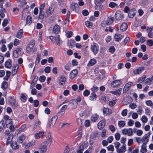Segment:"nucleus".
<instances>
[{
  "label": "nucleus",
  "mask_w": 153,
  "mask_h": 153,
  "mask_svg": "<svg viewBox=\"0 0 153 153\" xmlns=\"http://www.w3.org/2000/svg\"><path fill=\"white\" fill-rule=\"evenodd\" d=\"M47 141H44L40 145L39 147L41 153H45L47 151L48 147L47 146Z\"/></svg>",
  "instance_id": "nucleus-1"
},
{
  "label": "nucleus",
  "mask_w": 153,
  "mask_h": 153,
  "mask_svg": "<svg viewBox=\"0 0 153 153\" xmlns=\"http://www.w3.org/2000/svg\"><path fill=\"white\" fill-rule=\"evenodd\" d=\"M122 133L124 135L127 134L128 136H131L133 135V130L131 128H124L122 130Z\"/></svg>",
  "instance_id": "nucleus-2"
},
{
  "label": "nucleus",
  "mask_w": 153,
  "mask_h": 153,
  "mask_svg": "<svg viewBox=\"0 0 153 153\" xmlns=\"http://www.w3.org/2000/svg\"><path fill=\"white\" fill-rule=\"evenodd\" d=\"M57 119V117L56 116H54L51 118L49 122V127L51 128L53 126Z\"/></svg>",
  "instance_id": "nucleus-3"
},
{
  "label": "nucleus",
  "mask_w": 153,
  "mask_h": 153,
  "mask_svg": "<svg viewBox=\"0 0 153 153\" xmlns=\"http://www.w3.org/2000/svg\"><path fill=\"white\" fill-rule=\"evenodd\" d=\"M91 49L94 55H96L99 51V47L95 43L93 44V45H91Z\"/></svg>",
  "instance_id": "nucleus-4"
},
{
  "label": "nucleus",
  "mask_w": 153,
  "mask_h": 153,
  "mask_svg": "<svg viewBox=\"0 0 153 153\" xmlns=\"http://www.w3.org/2000/svg\"><path fill=\"white\" fill-rule=\"evenodd\" d=\"M70 7L71 9L73 11L76 12H78L79 6L78 4L72 3L70 4Z\"/></svg>",
  "instance_id": "nucleus-5"
},
{
  "label": "nucleus",
  "mask_w": 153,
  "mask_h": 153,
  "mask_svg": "<svg viewBox=\"0 0 153 153\" xmlns=\"http://www.w3.org/2000/svg\"><path fill=\"white\" fill-rule=\"evenodd\" d=\"M145 70L144 67H139L137 69L133 71V73L135 75H137L141 73Z\"/></svg>",
  "instance_id": "nucleus-6"
},
{
  "label": "nucleus",
  "mask_w": 153,
  "mask_h": 153,
  "mask_svg": "<svg viewBox=\"0 0 153 153\" xmlns=\"http://www.w3.org/2000/svg\"><path fill=\"white\" fill-rule=\"evenodd\" d=\"M78 70L76 69H74L70 73L69 77L71 79H74L78 74Z\"/></svg>",
  "instance_id": "nucleus-7"
},
{
  "label": "nucleus",
  "mask_w": 153,
  "mask_h": 153,
  "mask_svg": "<svg viewBox=\"0 0 153 153\" xmlns=\"http://www.w3.org/2000/svg\"><path fill=\"white\" fill-rule=\"evenodd\" d=\"M115 17L116 19L120 20L124 17L121 11L117 10L115 13Z\"/></svg>",
  "instance_id": "nucleus-8"
},
{
  "label": "nucleus",
  "mask_w": 153,
  "mask_h": 153,
  "mask_svg": "<svg viewBox=\"0 0 153 153\" xmlns=\"http://www.w3.org/2000/svg\"><path fill=\"white\" fill-rule=\"evenodd\" d=\"M77 104L76 101L73 99L71 100L69 102V105L73 109H76L77 107Z\"/></svg>",
  "instance_id": "nucleus-9"
},
{
  "label": "nucleus",
  "mask_w": 153,
  "mask_h": 153,
  "mask_svg": "<svg viewBox=\"0 0 153 153\" xmlns=\"http://www.w3.org/2000/svg\"><path fill=\"white\" fill-rule=\"evenodd\" d=\"M121 83L120 80H117L113 81L111 83V86L113 88L118 87Z\"/></svg>",
  "instance_id": "nucleus-10"
},
{
  "label": "nucleus",
  "mask_w": 153,
  "mask_h": 153,
  "mask_svg": "<svg viewBox=\"0 0 153 153\" xmlns=\"http://www.w3.org/2000/svg\"><path fill=\"white\" fill-rule=\"evenodd\" d=\"M112 112L111 110L109 108H104L103 109V113L105 115H109L111 114Z\"/></svg>",
  "instance_id": "nucleus-11"
},
{
  "label": "nucleus",
  "mask_w": 153,
  "mask_h": 153,
  "mask_svg": "<svg viewBox=\"0 0 153 153\" xmlns=\"http://www.w3.org/2000/svg\"><path fill=\"white\" fill-rule=\"evenodd\" d=\"M124 35H122L119 33H116L115 34L114 38L115 41H119L121 40L124 37Z\"/></svg>",
  "instance_id": "nucleus-12"
},
{
  "label": "nucleus",
  "mask_w": 153,
  "mask_h": 153,
  "mask_svg": "<svg viewBox=\"0 0 153 153\" xmlns=\"http://www.w3.org/2000/svg\"><path fill=\"white\" fill-rule=\"evenodd\" d=\"M149 136L147 135H145L142 138V142L143 143L142 145H146V144L149 140Z\"/></svg>",
  "instance_id": "nucleus-13"
},
{
  "label": "nucleus",
  "mask_w": 153,
  "mask_h": 153,
  "mask_svg": "<svg viewBox=\"0 0 153 153\" xmlns=\"http://www.w3.org/2000/svg\"><path fill=\"white\" fill-rule=\"evenodd\" d=\"M126 151V145L123 144L120 148L117 150V153H123L125 152Z\"/></svg>",
  "instance_id": "nucleus-14"
},
{
  "label": "nucleus",
  "mask_w": 153,
  "mask_h": 153,
  "mask_svg": "<svg viewBox=\"0 0 153 153\" xmlns=\"http://www.w3.org/2000/svg\"><path fill=\"white\" fill-rule=\"evenodd\" d=\"M11 146L14 149H17L19 148V146L15 141H13L11 144Z\"/></svg>",
  "instance_id": "nucleus-15"
},
{
  "label": "nucleus",
  "mask_w": 153,
  "mask_h": 153,
  "mask_svg": "<svg viewBox=\"0 0 153 153\" xmlns=\"http://www.w3.org/2000/svg\"><path fill=\"white\" fill-rule=\"evenodd\" d=\"M66 79L65 76H61L59 80V84L62 86H63L65 84Z\"/></svg>",
  "instance_id": "nucleus-16"
},
{
  "label": "nucleus",
  "mask_w": 153,
  "mask_h": 153,
  "mask_svg": "<svg viewBox=\"0 0 153 153\" xmlns=\"http://www.w3.org/2000/svg\"><path fill=\"white\" fill-rule=\"evenodd\" d=\"M44 134V132L41 131L39 133L35 134L34 136L36 139H39L40 138H42L43 137Z\"/></svg>",
  "instance_id": "nucleus-17"
},
{
  "label": "nucleus",
  "mask_w": 153,
  "mask_h": 153,
  "mask_svg": "<svg viewBox=\"0 0 153 153\" xmlns=\"http://www.w3.org/2000/svg\"><path fill=\"white\" fill-rule=\"evenodd\" d=\"M105 120H102L100 121L98 124V127L100 129H102L105 126Z\"/></svg>",
  "instance_id": "nucleus-18"
},
{
  "label": "nucleus",
  "mask_w": 153,
  "mask_h": 153,
  "mask_svg": "<svg viewBox=\"0 0 153 153\" xmlns=\"http://www.w3.org/2000/svg\"><path fill=\"white\" fill-rule=\"evenodd\" d=\"M12 61L10 59H8L5 63V66L7 68H10L12 67Z\"/></svg>",
  "instance_id": "nucleus-19"
},
{
  "label": "nucleus",
  "mask_w": 153,
  "mask_h": 153,
  "mask_svg": "<svg viewBox=\"0 0 153 153\" xmlns=\"http://www.w3.org/2000/svg\"><path fill=\"white\" fill-rule=\"evenodd\" d=\"M60 27L57 25H55L53 27V31L55 34H58L59 32Z\"/></svg>",
  "instance_id": "nucleus-20"
},
{
  "label": "nucleus",
  "mask_w": 153,
  "mask_h": 153,
  "mask_svg": "<svg viewBox=\"0 0 153 153\" xmlns=\"http://www.w3.org/2000/svg\"><path fill=\"white\" fill-rule=\"evenodd\" d=\"M99 117V116L97 114H94L91 116V121L93 122H96L97 121Z\"/></svg>",
  "instance_id": "nucleus-21"
},
{
  "label": "nucleus",
  "mask_w": 153,
  "mask_h": 153,
  "mask_svg": "<svg viewBox=\"0 0 153 153\" xmlns=\"http://www.w3.org/2000/svg\"><path fill=\"white\" fill-rule=\"evenodd\" d=\"M122 90V88H120L116 91H110V92L113 94L119 96L121 94Z\"/></svg>",
  "instance_id": "nucleus-22"
},
{
  "label": "nucleus",
  "mask_w": 153,
  "mask_h": 153,
  "mask_svg": "<svg viewBox=\"0 0 153 153\" xmlns=\"http://www.w3.org/2000/svg\"><path fill=\"white\" fill-rule=\"evenodd\" d=\"M26 25H30L32 22V18L31 16H28L26 19Z\"/></svg>",
  "instance_id": "nucleus-23"
},
{
  "label": "nucleus",
  "mask_w": 153,
  "mask_h": 153,
  "mask_svg": "<svg viewBox=\"0 0 153 153\" xmlns=\"http://www.w3.org/2000/svg\"><path fill=\"white\" fill-rule=\"evenodd\" d=\"M140 153H146L147 152L146 145H142L141 146Z\"/></svg>",
  "instance_id": "nucleus-24"
},
{
  "label": "nucleus",
  "mask_w": 153,
  "mask_h": 153,
  "mask_svg": "<svg viewBox=\"0 0 153 153\" xmlns=\"http://www.w3.org/2000/svg\"><path fill=\"white\" fill-rule=\"evenodd\" d=\"M26 137L25 135L22 134L19 136L17 140L19 143H22L23 141L25 140Z\"/></svg>",
  "instance_id": "nucleus-25"
},
{
  "label": "nucleus",
  "mask_w": 153,
  "mask_h": 153,
  "mask_svg": "<svg viewBox=\"0 0 153 153\" xmlns=\"http://www.w3.org/2000/svg\"><path fill=\"white\" fill-rule=\"evenodd\" d=\"M136 10L135 9L133 8L131 10L129 11L128 16L130 18H132L134 17L135 15V11Z\"/></svg>",
  "instance_id": "nucleus-26"
},
{
  "label": "nucleus",
  "mask_w": 153,
  "mask_h": 153,
  "mask_svg": "<svg viewBox=\"0 0 153 153\" xmlns=\"http://www.w3.org/2000/svg\"><path fill=\"white\" fill-rule=\"evenodd\" d=\"M35 143V141L34 140H33L25 145V148L26 149H28L30 147L34 146Z\"/></svg>",
  "instance_id": "nucleus-27"
},
{
  "label": "nucleus",
  "mask_w": 153,
  "mask_h": 153,
  "mask_svg": "<svg viewBox=\"0 0 153 153\" xmlns=\"http://www.w3.org/2000/svg\"><path fill=\"white\" fill-rule=\"evenodd\" d=\"M128 27L127 24L126 22L123 23L120 26V30L122 31H125Z\"/></svg>",
  "instance_id": "nucleus-28"
},
{
  "label": "nucleus",
  "mask_w": 153,
  "mask_h": 153,
  "mask_svg": "<svg viewBox=\"0 0 153 153\" xmlns=\"http://www.w3.org/2000/svg\"><path fill=\"white\" fill-rule=\"evenodd\" d=\"M99 136V133L97 131H95L93 132L91 135V138L94 140H95L97 137Z\"/></svg>",
  "instance_id": "nucleus-29"
},
{
  "label": "nucleus",
  "mask_w": 153,
  "mask_h": 153,
  "mask_svg": "<svg viewBox=\"0 0 153 153\" xmlns=\"http://www.w3.org/2000/svg\"><path fill=\"white\" fill-rule=\"evenodd\" d=\"M97 62L96 59H92L90 60L88 64V66H91L95 65Z\"/></svg>",
  "instance_id": "nucleus-30"
},
{
  "label": "nucleus",
  "mask_w": 153,
  "mask_h": 153,
  "mask_svg": "<svg viewBox=\"0 0 153 153\" xmlns=\"http://www.w3.org/2000/svg\"><path fill=\"white\" fill-rule=\"evenodd\" d=\"M27 95L25 94L22 93L20 95V99L21 100L25 102L27 99Z\"/></svg>",
  "instance_id": "nucleus-31"
},
{
  "label": "nucleus",
  "mask_w": 153,
  "mask_h": 153,
  "mask_svg": "<svg viewBox=\"0 0 153 153\" xmlns=\"http://www.w3.org/2000/svg\"><path fill=\"white\" fill-rule=\"evenodd\" d=\"M18 67L17 66H14L12 68V74L13 75H14L17 72Z\"/></svg>",
  "instance_id": "nucleus-32"
},
{
  "label": "nucleus",
  "mask_w": 153,
  "mask_h": 153,
  "mask_svg": "<svg viewBox=\"0 0 153 153\" xmlns=\"http://www.w3.org/2000/svg\"><path fill=\"white\" fill-rule=\"evenodd\" d=\"M55 40L57 42V44L58 45H59L62 44V41L60 40L59 35H57L55 37Z\"/></svg>",
  "instance_id": "nucleus-33"
},
{
  "label": "nucleus",
  "mask_w": 153,
  "mask_h": 153,
  "mask_svg": "<svg viewBox=\"0 0 153 153\" xmlns=\"http://www.w3.org/2000/svg\"><path fill=\"white\" fill-rule=\"evenodd\" d=\"M23 30L22 29H21L19 30L16 34V37L19 38H21L22 35L23 33Z\"/></svg>",
  "instance_id": "nucleus-34"
},
{
  "label": "nucleus",
  "mask_w": 153,
  "mask_h": 153,
  "mask_svg": "<svg viewBox=\"0 0 153 153\" xmlns=\"http://www.w3.org/2000/svg\"><path fill=\"white\" fill-rule=\"evenodd\" d=\"M41 122L39 120H37L35 121L34 125L33 126V129H35L37 127L41 125Z\"/></svg>",
  "instance_id": "nucleus-35"
},
{
  "label": "nucleus",
  "mask_w": 153,
  "mask_h": 153,
  "mask_svg": "<svg viewBox=\"0 0 153 153\" xmlns=\"http://www.w3.org/2000/svg\"><path fill=\"white\" fill-rule=\"evenodd\" d=\"M97 97V96L96 94L94 92H92L90 96L89 99L90 100L92 101L95 100Z\"/></svg>",
  "instance_id": "nucleus-36"
},
{
  "label": "nucleus",
  "mask_w": 153,
  "mask_h": 153,
  "mask_svg": "<svg viewBox=\"0 0 153 153\" xmlns=\"http://www.w3.org/2000/svg\"><path fill=\"white\" fill-rule=\"evenodd\" d=\"M114 18L113 17L108 18L106 22L107 25H110L114 21Z\"/></svg>",
  "instance_id": "nucleus-37"
},
{
  "label": "nucleus",
  "mask_w": 153,
  "mask_h": 153,
  "mask_svg": "<svg viewBox=\"0 0 153 153\" xmlns=\"http://www.w3.org/2000/svg\"><path fill=\"white\" fill-rule=\"evenodd\" d=\"M53 7L52 6L50 7L47 10V12L49 15H52L53 11Z\"/></svg>",
  "instance_id": "nucleus-38"
},
{
  "label": "nucleus",
  "mask_w": 153,
  "mask_h": 153,
  "mask_svg": "<svg viewBox=\"0 0 153 153\" xmlns=\"http://www.w3.org/2000/svg\"><path fill=\"white\" fill-rule=\"evenodd\" d=\"M33 48V47L28 45L26 48L27 53H29L31 52L32 51Z\"/></svg>",
  "instance_id": "nucleus-39"
},
{
  "label": "nucleus",
  "mask_w": 153,
  "mask_h": 153,
  "mask_svg": "<svg viewBox=\"0 0 153 153\" xmlns=\"http://www.w3.org/2000/svg\"><path fill=\"white\" fill-rule=\"evenodd\" d=\"M126 123L124 121H120L118 122V125L120 127H123L125 125Z\"/></svg>",
  "instance_id": "nucleus-40"
},
{
  "label": "nucleus",
  "mask_w": 153,
  "mask_h": 153,
  "mask_svg": "<svg viewBox=\"0 0 153 153\" xmlns=\"http://www.w3.org/2000/svg\"><path fill=\"white\" fill-rule=\"evenodd\" d=\"M134 140L135 142H137L139 145L142 142V140L140 137H135L134 138Z\"/></svg>",
  "instance_id": "nucleus-41"
},
{
  "label": "nucleus",
  "mask_w": 153,
  "mask_h": 153,
  "mask_svg": "<svg viewBox=\"0 0 153 153\" xmlns=\"http://www.w3.org/2000/svg\"><path fill=\"white\" fill-rule=\"evenodd\" d=\"M9 101L11 105L13 106L14 105L15 103V100L14 98H10L9 100Z\"/></svg>",
  "instance_id": "nucleus-42"
},
{
  "label": "nucleus",
  "mask_w": 153,
  "mask_h": 153,
  "mask_svg": "<svg viewBox=\"0 0 153 153\" xmlns=\"http://www.w3.org/2000/svg\"><path fill=\"white\" fill-rule=\"evenodd\" d=\"M109 6L110 7L113 8L117 6L118 7L117 5L115 3L111 2L110 3Z\"/></svg>",
  "instance_id": "nucleus-43"
},
{
  "label": "nucleus",
  "mask_w": 153,
  "mask_h": 153,
  "mask_svg": "<svg viewBox=\"0 0 153 153\" xmlns=\"http://www.w3.org/2000/svg\"><path fill=\"white\" fill-rule=\"evenodd\" d=\"M146 104L148 106L152 107L153 105V103L151 100H148L146 101Z\"/></svg>",
  "instance_id": "nucleus-44"
},
{
  "label": "nucleus",
  "mask_w": 153,
  "mask_h": 153,
  "mask_svg": "<svg viewBox=\"0 0 153 153\" xmlns=\"http://www.w3.org/2000/svg\"><path fill=\"white\" fill-rule=\"evenodd\" d=\"M45 12H39V18L41 19H43L45 17Z\"/></svg>",
  "instance_id": "nucleus-45"
},
{
  "label": "nucleus",
  "mask_w": 153,
  "mask_h": 153,
  "mask_svg": "<svg viewBox=\"0 0 153 153\" xmlns=\"http://www.w3.org/2000/svg\"><path fill=\"white\" fill-rule=\"evenodd\" d=\"M130 86L127 83L126 84L124 88L123 89V92L126 93L127 91H128V89L130 87Z\"/></svg>",
  "instance_id": "nucleus-46"
},
{
  "label": "nucleus",
  "mask_w": 153,
  "mask_h": 153,
  "mask_svg": "<svg viewBox=\"0 0 153 153\" xmlns=\"http://www.w3.org/2000/svg\"><path fill=\"white\" fill-rule=\"evenodd\" d=\"M17 2L18 3L21 4V6L23 7V5H26V2L25 0H17Z\"/></svg>",
  "instance_id": "nucleus-47"
},
{
  "label": "nucleus",
  "mask_w": 153,
  "mask_h": 153,
  "mask_svg": "<svg viewBox=\"0 0 153 153\" xmlns=\"http://www.w3.org/2000/svg\"><path fill=\"white\" fill-rule=\"evenodd\" d=\"M114 146L116 149V151L119 149V147L120 146V143L118 142H116L114 143Z\"/></svg>",
  "instance_id": "nucleus-48"
},
{
  "label": "nucleus",
  "mask_w": 153,
  "mask_h": 153,
  "mask_svg": "<svg viewBox=\"0 0 153 153\" xmlns=\"http://www.w3.org/2000/svg\"><path fill=\"white\" fill-rule=\"evenodd\" d=\"M75 41L72 39H71L68 42V45L69 47L72 48L73 45L74 44Z\"/></svg>",
  "instance_id": "nucleus-49"
},
{
  "label": "nucleus",
  "mask_w": 153,
  "mask_h": 153,
  "mask_svg": "<svg viewBox=\"0 0 153 153\" xmlns=\"http://www.w3.org/2000/svg\"><path fill=\"white\" fill-rule=\"evenodd\" d=\"M85 24L86 26L88 28L91 27L93 25L92 23L89 21H87L86 22H85Z\"/></svg>",
  "instance_id": "nucleus-50"
},
{
  "label": "nucleus",
  "mask_w": 153,
  "mask_h": 153,
  "mask_svg": "<svg viewBox=\"0 0 153 153\" xmlns=\"http://www.w3.org/2000/svg\"><path fill=\"white\" fill-rule=\"evenodd\" d=\"M141 120L143 123H145L147 122L148 119L146 116H143L141 118Z\"/></svg>",
  "instance_id": "nucleus-51"
},
{
  "label": "nucleus",
  "mask_w": 153,
  "mask_h": 153,
  "mask_svg": "<svg viewBox=\"0 0 153 153\" xmlns=\"http://www.w3.org/2000/svg\"><path fill=\"white\" fill-rule=\"evenodd\" d=\"M90 91L87 89L85 90L83 92V95L85 97H87L90 94Z\"/></svg>",
  "instance_id": "nucleus-52"
},
{
  "label": "nucleus",
  "mask_w": 153,
  "mask_h": 153,
  "mask_svg": "<svg viewBox=\"0 0 153 153\" xmlns=\"http://www.w3.org/2000/svg\"><path fill=\"white\" fill-rule=\"evenodd\" d=\"M108 150L109 151L113 152L114 151V146L112 145H111L107 147Z\"/></svg>",
  "instance_id": "nucleus-53"
},
{
  "label": "nucleus",
  "mask_w": 153,
  "mask_h": 153,
  "mask_svg": "<svg viewBox=\"0 0 153 153\" xmlns=\"http://www.w3.org/2000/svg\"><path fill=\"white\" fill-rule=\"evenodd\" d=\"M106 130L105 129H103L101 133V136L102 137H104L106 136Z\"/></svg>",
  "instance_id": "nucleus-54"
},
{
  "label": "nucleus",
  "mask_w": 153,
  "mask_h": 153,
  "mask_svg": "<svg viewBox=\"0 0 153 153\" xmlns=\"http://www.w3.org/2000/svg\"><path fill=\"white\" fill-rule=\"evenodd\" d=\"M116 102V100L111 101L109 102V105L110 106L112 107L115 104Z\"/></svg>",
  "instance_id": "nucleus-55"
},
{
  "label": "nucleus",
  "mask_w": 153,
  "mask_h": 153,
  "mask_svg": "<svg viewBox=\"0 0 153 153\" xmlns=\"http://www.w3.org/2000/svg\"><path fill=\"white\" fill-rule=\"evenodd\" d=\"M134 123V121L132 120H129L128 123V125L129 126H132Z\"/></svg>",
  "instance_id": "nucleus-56"
},
{
  "label": "nucleus",
  "mask_w": 153,
  "mask_h": 153,
  "mask_svg": "<svg viewBox=\"0 0 153 153\" xmlns=\"http://www.w3.org/2000/svg\"><path fill=\"white\" fill-rule=\"evenodd\" d=\"M147 43L149 46H152L153 45V41L152 40H149L147 41Z\"/></svg>",
  "instance_id": "nucleus-57"
},
{
  "label": "nucleus",
  "mask_w": 153,
  "mask_h": 153,
  "mask_svg": "<svg viewBox=\"0 0 153 153\" xmlns=\"http://www.w3.org/2000/svg\"><path fill=\"white\" fill-rule=\"evenodd\" d=\"M137 105L134 103H131L129 105V107L132 109H134L137 107Z\"/></svg>",
  "instance_id": "nucleus-58"
},
{
  "label": "nucleus",
  "mask_w": 153,
  "mask_h": 153,
  "mask_svg": "<svg viewBox=\"0 0 153 153\" xmlns=\"http://www.w3.org/2000/svg\"><path fill=\"white\" fill-rule=\"evenodd\" d=\"M1 50V51L3 52H4L6 51V47L4 44L2 45Z\"/></svg>",
  "instance_id": "nucleus-59"
},
{
  "label": "nucleus",
  "mask_w": 153,
  "mask_h": 153,
  "mask_svg": "<svg viewBox=\"0 0 153 153\" xmlns=\"http://www.w3.org/2000/svg\"><path fill=\"white\" fill-rule=\"evenodd\" d=\"M128 98H125L123 100V102L124 104L125 105H127L130 102V101L128 99H127Z\"/></svg>",
  "instance_id": "nucleus-60"
},
{
  "label": "nucleus",
  "mask_w": 153,
  "mask_h": 153,
  "mask_svg": "<svg viewBox=\"0 0 153 153\" xmlns=\"http://www.w3.org/2000/svg\"><path fill=\"white\" fill-rule=\"evenodd\" d=\"M45 6V3H43L39 7V12H44L43 11V9H44Z\"/></svg>",
  "instance_id": "nucleus-61"
},
{
  "label": "nucleus",
  "mask_w": 153,
  "mask_h": 153,
  "mask_svg": "<svg viewBox=\"0 0 153 153\" xmlns=\"http://www.w3.org/2000/svg\"><path fill=\"white\" fill-rule=\"evenodd\" d=\"M8 86V84L6 82H4L2 84V88L4 89H6Z\"/></svg>",
  "instance_id": "nucleus-62"
},
{
  "label": "nucleus",
  "mask_w": 153,
  "mask_h": 153,
  "mask_svg": "<svg viewBox=\"0 0 153 153\" xmlns=\"http://www.w3.org/2000/svg\"><path fill=\"white\" fill-rule=\"evenodd\" d=\"M136 133L138 136H140L143 134V132L141 130L139 129L136 131Z\"/></svg>",
  "instance_id": "nucleus-63"
},
{
  "label": "nucleus",
  "mask_w": 153,
  "mask_h": 153,
  "mask_svg": "<svg viewBox=\"0 0 153 153\" xmlns=\"http://www.w3.org/2000/svg\"><path fill=\"white\" fill-rule=\"evenodd\" d=\"M82 13L84 16H87L89 14L88 12L86 10H85L82 11Z\"/></svg>",
  "instance_id": "nucleus-64"
}]
</instances>
